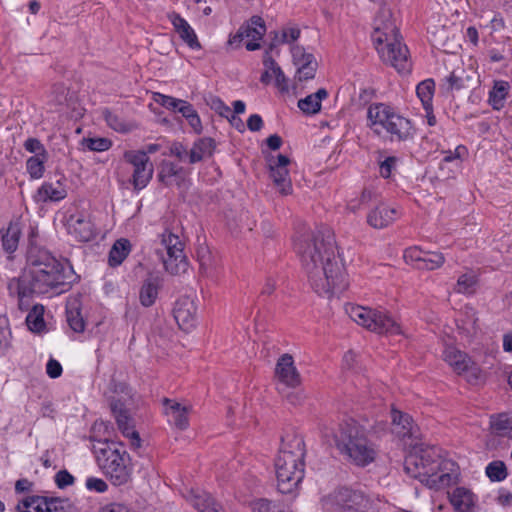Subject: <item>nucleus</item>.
<instances>
[{
	"mask_svg": "<svg viewBox=\"0 0 512 512\" xmlns=\"http://www.w3.org/2000/svg\"><path fill=\"white\" fill-rule=\"evenodd\" d=\"M311 288L328 298L344 292L349 281L345 266L336 254V242L329 228L304 233L294 243Z\"/></svg>",
	"mask_w": 512,
	"mask_h": 512,
	"instance_id": "nucleus-1",
	"label": "nucleus"
},
{
	"mask_svg": "<svg viewBox=\"0 0 512 512\" xmlns=\"http://www.w3.org/2000/svg\"><path fill=\"white\" fill-rule=\"evenodd\" d=\"M29 271L8 284L9 291L20 295V305L24 296L45 294L55 291L61 294L68 291L78 279L72 266H64L45 249L30 248L27 254Z\"/></svg>",
	"mask_w": 512,
	"mask_h": 512,
	"instance_id": "nucleus-2",
	"label": "nucleus"
},
{
	"mask_svg": "<svg viewBox=\"0 0 512 512\" xmlns=\"http://www.w3.org/2000/svg\"><path fill=\"white\" fill-rule=\"evenodd\" d=\"M91 440L94 442L92 450L97 465L111 483L115 486L128 483L131 479L132 466L124 445L107 438L103 440L91 438Z\"/></svg>",
	"mask_w": 512,
	"mask_h": 512,
	"instance_id": "nucleus-3",
	"label": "nucleus"
},
{
	"mask_svg": "<svg viewBox=\"0 0 512 512\" xmlns=\"http://www.w3.org/2000/svg\"><path fill=\"white\" fill-rule=\"evenodd\" d=\"M372 37L384 62L390 64L399 73L410 72L408 48L401 43L399 31L392 22L384 24L383 27H376Z\"/></svg>",
	"mask_w": 512,
	"mask_h": 512,
	"instance_id": "nucleus-4",
	"label": "nucleus"
},
{
	"mask_svg": "<svg viewBox=\"0 0 512 512\" xmlns=\"http://www.w3.org/2000/svg\"><path fill=\"white\" fill-rule=\"evenodd\" d=\"M346 313L357 324L376 333L400 334L401 329L398 323L383 311L371 308L348 305Z\"/></svg>",
	"mask_w": 512,
	"mask_h": 512,
	"instance_id": "nucleus-5",
	"label": "nucleus"
},
{
	"mask_svg": "<svg viewBox=\"0 0 512 512\" xmlns=\"http://www.w3.org/2000/svg\"><path fill=\"white\" fill-rule=\"evenodd\" d=\"M304 459L284 453L275 459L277 487L282 494L292 493L304 478Z\"/></svg>",
	"mask_w": 512,
	"mask_h": 512,
	"instance_id": "nucleus-6",
	"label": "nucleus"
},
{
	"mask_svg": "<svg viewBox=\"0 0 512 512\" xmlns=\"http://www.w3.org/2000/svg\"><path fill=\"white\" fill-rule=\"evenodd\" d=\"M160 245L161 247L156 249V254L165 270L171 275L185 272L188 263L183 252V243L179 237L171 232H165L161 235Z\"/></svg>",
	"mask_w": 512,
	"mask_h": 512,
	"instance_id": "nucleus-7",
	"label": "nucleus"
},
{
	"mask_svg": "<svg viewBox=\"0 0 512 512\" xmlns=\"http://www.w3.org/2000/svg\"><path fill=\"white\" fill-rule=\"evenodd\" d=\"M405 470L407 474L412 477L419 478L421 482H426L430 488L440 489L449 485L451 481V475L444 473L441 475L429 474L424 457H417L416 455H410L405 459Z\"/></svg>",
	"mask_w": 512,
	"mask_h": 512,
	"instance_id": "nucleus-8",
	"label": "nucleus"
},
{
	"mask_svg": "<svg viewBox=\"0 0 512 512\" xmlns=\"http://www.w3.org/2000/svg\"><path fill=\"white\" fill-rule=\"evenodd\" d=\"M109 405L119 430L125 437L130 438L131 448H140L141 439L139 433L134 429V419L130 416L125 401L122 398L112 397Z\"/></svg>",
	"mask_w": 512,
	"mask_h": 512,
	"instance_id": "nucleus-9",
	"label": "nucleus"
},
{
	"mask_svg": "<svg viewBox=\"0 0 512 512\" xmlns=\"http://www.w3.org/2000/svg\"><path fill=\"white\" fill-rule=\"evenodd\" d=\"M18 512H76L67 499L30 496L17 506Z\"/></svg>",
	"mask_w": 512,
	"mask_h": 512,
	"instance_id": "nucleus-10",
	"label": "nucleus"
},
{
	"mask_svg": "<svg viewBox=\"0 0 512 512\" xmlns=\"http://www.w3.org/2000/svg\"><path fill=\"white\" fill-rule=\"evenodd\" d=\"M124 159L134 167L132 183L134 189L141 190L147 186L153 176V164L143 151H126Z\"/></svg>",
	"mask_w": 512,
	"mask_h": 512,
	"instance_id": "nucleus-11",
	"label": "nucleus"
},
{
	"mask_svg": "<svg viewBox=\"0 0 512 512\" xmlns=\"http://www.w3.org/2000/svg\"><path fill=\"white\" fill-rule=\"evenodd\" d=\"M365 438H367L365 429L352 419L340 424L338 431L334 434L338 449L356 444Z\"/></svg>",
	"mask_w": 512,
	"mask_h": 512,
	"instance_id": "nucleus-12",
	"label": "nucleus"
},
{
	"mask_svg": "<svg viewBox=\"0 0 512 512\" xmlns=\"http://www.w3.org/2000/svg\"><path fill=\"white\" fill-rule=\"evenodd\" d=\"M197 307L189 297H182L175 303L173 314L180 329L189 332L196 325Z\"/></svg>",
	"mask_w": 512,
	"mask_h": 512,
	"instance_id": "nucleus-13",
	"label": "nucleus"
},
{
	"mask_svg": "<svg viewBox=\"0 0 512 512\" xmlns=\"http://www.w3.org/2000/svg\"><path fill=\"white\" fill-rule=\"evenodd\" d=\"M67 226L69 234L78 241L88 242L95 236V228L88 215H71L67 221Z\"/></svg>",
	"mask_w": 512,
	"mask_h": 512,
	"instance_id": "nucleus-14",
	"label": "nucleus"
},
{
	"mask_svg": "<svg viewBox=\"0 0 512 512\" xmlns=\"http://www.w3.org/2000/svg\"><path fill=\"white\" fill-rule=\"evenodd\" d=\"M341 453L346 454L358 466H366L374 461L376 451L367 438L360 440L356 444L339 449Z\"/></svg>",
	"mask_w": 512,
	"mask_h": 512,
	"instance_id": "nucleus-15",
	"label": "nucleus"
},
{
	"mask_svg": "<svg viewBox=\"0 0 512 512\" xmlns=\"http://www.w3.org/2000/svg\"><path fill=\"white\" fill-rule=\"evenodd\" d=\"M275 374L287 386L296 387L301 383L300 374L294 366V360L290 354H283L278 359Z\"/></svg>",
	"mask_w": 512,
	"mask_h": 512,
	"instance_id": "nucleus-16",
	"label": "nucleus"
},
{
	"mask_svg": "<svg viewBox=\"0 0 512 512\" xmlns=\"http://www.w3.org/2000/svg\"><path fill=\"white\" fill-rule=\"evenodd\" d=\"M241 28L245 31L244 36L251 38V41L246 43V49L248 51H255L261 48V44L258 42L263 38L266 33V25L262 17L254 15L248 21L241 25Z\"/></svg>",
	"mask_w": 512,
	"mask_h": 512,
	"instance_id": "nucleus-17",
	"label": "nucleus"
},
{
	"mask_svg": "<svg viewBox=\"0 0 512 512\" xmlns=\"http://www.w3.org/2000/svg\"><path fill=\"white\" fill-rule=\"evenodd\" d=\"M392 432L400 438H417L418 428L414 424L412 417L399 410L392 409Z\"/></svg>",
	"mask_w": 512,
	"mask_h": 512,
	"instance_id": "nucleus-18",
	"label": "nucleus"
},
{
	"mask_svg": "<svg viewBox=\"0 0 512 512\" xmlns=\"http://www.w3.org/2000/svg\"><path fill=\"white\" fill-rule=\"evenodd\" d=\"M169 20L171 21L175 31L179 34L180 38L191 48V49H200L201 44L198 41V38L189 25V23L182 18L178 13L172 12L168 15Z\"/></svg>",
	"mask_w": 512,
	"mask_h": 512,
	"instance_id": "nucleus-19",
	"label": "nucleus"
},
{
	"mask_svg": "<svg viewBox=\"0 0 512 512\" xmlns=\"http://www.w3.org/2000/svg\"><path fill=\"white\" fill-rule=\"evenodd\" d=\"M284 453L291 454L294 458L304 459L306 449L303 437L295 431H287L281 437V448L279 451V454Z\"/></svg>",
	"mask_w": 512,
	"mask_h": 512,
	"instance_id": "nucleus-20",
	"label": "nucleus"
},
{
	"mask_svg": "<svg viewBox=\"0 0 512 512\" xmlns=\"http://www.w3.org/2000/svg\"><path fill=\"white\" fill-rule=\"evenodd\" d=\"M392 109L385 104H374L368 109V119L370 126L378 135L381 133L380 127L386 129L390 116H394Z\"/></svg>",
	"mask_w": 512,
	"mask_h": 512,
	"instance_id": "nucleus-21",
	"label": "nucleus"
},
{
	"mask_svg": "<svg viewBox=\"0 0 512 512\" xmlns=\"http://www.w3.org/2000/svg\"><path fill=\"white\" fill-rule=\"evenodd\" d=\"M161 285L162 279L153 274H149L143 281L139 292V300L144 307H150L155 303Z\"/></svg>",
	"mask_w": 512,
	"mask_h": 512,
	"instance_id": "nucleus-22",
	"label": "nucleus"
},
{
	"mask_svg": "<svg viewBox=\"0 0 512 512\" xmlns=\"http://www.w3.org/2000/svg\"><path fill=\"white\" fill-rule=\"evenodd\" d=\"M397 210L385 205L377 206L367 216V223L376 229H382L391 224L397 217Z\"/></svg>",
	"mask_w": 512,
	"mask_h": 512,
	"instance_id": "nucleus-23",
	"label": "nucleus"
},
{
	"mask_svg": "<svg viewBox=\"0 0 512 512\" xmlns=\"http://www.w3.org/2000/svg\"><path fill=\"white\" fill-rule=\"evenodd\" d=\"M444 360L458 374L467 371L473 364L470 357L466 353L458 350L453 346H448L444 350Z\"/></svg>",
	"mask_w": 512,
	"mask_h": 512,
	"instance_id": "nucleus-24",
	"label": "nucleus"
},
{
	"mask_svg": "<svg viewBox=\"0 0 512 512\" xmlns=\"http://www.w3.org/2000/svg\"><path fill=\"white\" fill-rule=\"evenodd\" d=\"M386 130L397 140H406L413 134L411 122L396 113L394 116H390Z\"/></svg>",
	"mask_w": 512,
	"mask_h": 512,
	"instance_id": "nucleus-25",
	"label": "nucleus"
},
{
	"mask_svg": "<svg viewBox=\"0 0 512 512\" xmlns=\"http://www.w3.org/2000/svg\"><path fill=\"white\" fill-rule=\"evenodd\" d=\"M163 404L166 406V414L172 417L174 425L180 430L186 429L189 425L188 408L168 398L163 399Z\"/></svg>",
	"mask_w": 512,
	"mask_h": 512,
	"instance_id": "nucleus-26",
	"label": "nucleus"
},
{
	"mask_svg": "<svg viewBox=\"0 0 512 512\" xmlns=\"http://www.w3.org/2000/svg\"><path fill=\"white\" fill-rule=\"evenodd\" d=\"M216 147L215 140L210 137L198 139L189 152V162L191 164L200 162L204 157H210Z\"/></svg>",
	"mask_w": 512,
	"mask_h": 512,
	"instance_id": "nucleus-27",
	"label": "nucleus"
},
{
	"mask_svg": "<svg viewBox=\"0 0 512 512\" xmlns=\"http://www.w3.org/2000/svg\"><path fill=\"white\" fill-rule=\"evenodd\" d=\"M67 322L70 328L77 333L83 332L85 322L80 312V301L77 297L70 298L66 305Z\"/></svg>",
	"mask_w": 512,
	"mask_h": 512,
	"instance_id": "nucleus-28",
	"label": "nucleus"
},
{
	"mask_svg": "<svg viewBox=\"0 0 512 512\" xmlns=\"http://www.w3.org/2000/svg\"><path fill=\"white\" fill-rule=\"evenodd\" d=\"M328 97V92L320 88L317 92L306 96L298 101V107L305 114H316L321 109V101Z\"/></svg>",
	"mask_w": 512,
	"mask_h": 512,
	"instance_id": "nucleus-29",
	"label": "nucleus"
},
{
	"mask_svg": "<svg viewBox=\"0 0 512 512\" xmlns=\"http://www.w3.org/2000/svg\"><path fill=\"white\" fill-rule=\"evenodd\" d=\"M450 502L456 511L470 512L474 504L473 494L463 487H458L450 495Z\"/></svg>",
	"mask_w": 512,
	"mask_h": 512,
	"instance_id": "nucleus-30",
	"label": "nucleus"
},
{
	"mask_svg": "<svg viewBox=\"0 0 512 512\" xmlns=\"http://www.w3.org/2000/svg\"><path fill=\"white\" fill-rule=\"evenodd\" d=\"M131 251V243L128 239L121 238L115 241L109 252L108 263L111 267L120 265Z\"/></svg>",
	"mask_w": 512,
	"mask_h": 512,
	"instance_id": "nucleus-31",
	"label": "nucleus"
},
{
	"mask_svg": "<svg viewBox=\"0 0 512 512\" xmlns=\"http://www.w3.org/2000/svg\"><path fill=\"white\" fill-rule=\"evenodd\" d=\"M270 176L273 179L274 185L282 195H289L292 192V184L289 178L288 168L282 167H269Z\"/></svg>",
	"mask_w": 512,
	"mask_h": 512,
	"instance_id": "nucleus-32",
	"label": "nucleus"
},
{
	"mask_svg": "<svg viewBox=\"0 0 512 512\" xmlns=\"http://www.w3.org/2000/svg\"><path fill=\"white\" fill-rule=\"evenodd\" d=\"M192 505L198 512H224L223 507L206 492L194 495Z\"/></svg>",
	"mask_w": 512,
	"mask_h": 512,
	"instance_id": "nucleus-33",
	"label": "nucleus"
},
{
	"mask_svg": "<svg viewBox=\"0 0 512 512\" xmlns=\"http://www.w3.org/2000/svg\"><path fill=\"white\" fill-rule=\"evenodd\" d=\"M1 233H2L1 240H2L3 249L7 253H13L18 247L19 238H20V234H21L19 224L16 222H10L6 231L3 232L1 230Z\"/></svg>",
	"mask_w": 512,
	"mask_h": 512,
	"instance_id": "nucleus-34",
	"label": "nucleus"
},
{
	"mask_svg": "<svg viewBox=\"0 0 512 512\" xmlns=\"http://www.w3.org/2000/svg\"><path fill=\"white\" fill-rule=\"evenodd\" d=\"M509 84L506 81H495L493 88L489 92V104L494 110H500L504 107V101L508 94Z\"/></svg>",
	"mask_w": 512,
	"mask_h": 512,
	"instance_id": "nucleus-35",
	"label": "nucleus"
},
{
	"mask_svg": "<svg viewBox=\"0 0 512 512\" xmlns=\"http://www.w3.org/2000/svg\"><path fill=\"white\" fill-rule=\"evenodd\" d=\"M39 200L42 201H59L66 197V190L62 187V185L58 182L57 186H54L52 183H44L38 189Z\"/></svg>",
	"mask_w": 512,
	"mask_h": 512,
	"instance_id": "nucleus-36",
	"label": "nucleus"
},
{
	"mask_svg": "<svg viewBox=\"0 0 512 512\" xmlns=\"http://www.w3.org/2000/svg\"><path fill=\"white\" fill-rule=\"evenodd\" d=\"M182 172L183 168L175 165L169 161H163L160 166V171L158 174V179L160 182L165 184L166 186H170L172 184L171 178L175 177L179 180H182Z\"/></svg>",
	"mask_w": 512,
	"mask_h": 512,
	"instance_id": "nucleus-37",
	"label": "nucleus"
},
{
	"mask_svg": "<svg viewBox=\"0 0 512 512\" xmlns=\"http://www.w3.org/2000/svg\"><path fill=\"white\" fill-rule=\"evenodd\" d=\"M44 307L42 305H35L26 317V324L32 332H42L45 328L43 319Z\"/></svg>",
	"mask_w": 512,
	"mask_h": 512,
	"instance_id": "nucleus-38",
	"label": "nucleus"
},
{
	"mask_svg": "<svg viewBox=\"0 0 512 512\" xmlns=\"http://www.w3.org/2000/svg\"><path fill=\"white\" fill-rule=\"evenodd\" d=\"M197 260L202 275L208 276L214 267V257L206 245H200L197 249Z\"/></svg>",
	"mask_w": 512,
	"mask_h": 512,
	"instance_id": "nucleus-39",
	"label": "nucleus"
},
{
	"mask_svg": "<svg viewBox=\"0 0 512 512\" xmlns=\"http://www.w3.org/2000/svg\"><path fill=\"white\" fill-rule=\"evenodd\" d=\"M485 473L492 482H501L508 476L506 464L501 460L490 462L486 466Z\"/></svg>",
	"mask_w": 512,
	"mask_h": 512,
	"instance_id": "nucleus-40",
	"label": "nucleus"
},
{
	"mask_svg": "<svg viewBox=\"0 0 512 512\" xmlns=\"http://www.w3.org/2000/svg\"><path fill=\"white\" fill-rule=\"evenodd\" d=\"M253 512H286L285 506L276 501L260 498L250 503Z\"/></svg>",
	"mask_w": 512,
	"mask_h": 512,
	"instance_id": "nucleus-41",
	"label": "nucleus"
},
{
	"mask_svg": "<svg viewBox=\"0 0 512 512\" xmlns=\"http://www.w3.org/2000/svg\"><path fill=\"white\" fill-rule=\"evenodd\" d=\"M435 87V83L432 79H427L420 84H418L416 88V93L420 98L425 110L431 108V101L433 96V90Z\"/></svg>",
	"mask_w": 512,
	"mask_h": 512,
	"instance_id": "nucleus-42",
	"label": "nucleus"
},
{
	"mask_svg": "<svg viewBox=\"0 0 512 512\" xmlns=\"http://www.w3.org/2000/svg\"><path fill=\"white\" fill-rule=\"evenodd\" d=\"M291 53L293 57L294 64L300 68L302 66H308L312 64H317V61L313 54L307 53L304 47L295 45L291 48Z\"/></svg>",
	"mask_w": 512,
	"mask_h": 512,
	"instance_id": "nucleus-43",
	"label": "nucleus"
},
{
	"mask_svg": "<svg viewBox=\"0 0 512 512\" xmlns=\"http://www.w3.org/2000/svg\"><path fill=\"white\" fill-rule=\"evenodd\" d=\"M355 495L348 488H341L331 495L328 500L335 503L340 508L351 509L354 504L353 497Z\"/></svg>",
	"mask_w": 512,
	"mask_h": 512,
	"instance_id": "nucleus-44",
	"label": "nucleus"
},
{
	"mask_svg": "<svg viewBox=\"0 0 512 512\" xmlns=\"http://www.w3.org/2000/svg\"><path fill=\"white\" fill-rule=\"evenodd\" d=\"M444 256L439 252H425L420 262V270H434L444 263Z\"/></svg>",
	"mask_w": 512,
	"mask_h": 512,
	"instance_id": "nucleus-45",
	"label": "nucleus"
},
{
	"mask_svg": "<svg viewBox=\"0 0 512 512\" xmlns=\"http://www.w3.org/2000/svg\"><path fill=\"white\" fill-rule=\"evenodd\" d=\"M476 284L477 279L474 274H463L457 280L455 291L458 293L471 294L475 292Z\"/></svg>",
	"mask_w": 512,
	"mask_h": 512,
	"instance_id": "nucleus-46",
	"label": "nucleus"
},
{
	"mask_svg": "<svg viewBox=\"0 0 512 512\" xmlns=\"http://www.w3.org/2000/svg\"><path fill=\"white\" fill-rule=\"evenodd\" d=\"M103 116L108 126L118 132H128L130 126L124 122L117 114H114L108 109L103 110Z\"/></svg>",
	"mask_w": 512,
	"mask_h": 512,
	"instance_id": "nucleus-47",
	"label": "nucleus"
},
{
	"mask_svg": "<svg viewBox=\"0 0 512 512\" xmlns=\"http://www.w3.org/2000/svg\"><path fill=\"white\" fill-rule=\"evenodd\" d=\"M41 156H32L26 162V168L31 178L39 179L44 173V161L46 158H40Z\"/></svg>",
	"mask_w": 512,
	"mask_h": 512,
	"instance_id": "nucleus-48",
	"label": "nucleus"
},
{
	"mask_svg": "<svg viewBox=\"0 0 512 512\" xmlns=\"http://www.w3.org/2000/svg\"><path fill=\"white\" fill-rule=\"evenodd\" d=\"M83 144L91 151L102 152L108 150L112 142L107 138H84Z\"/></svg>",
	"mask_w": 512,
	"mask_h": 512,
	"instance_id": "nucleus-49",
	"label": "nucleus"
},
{
	"mask_svg": "<svg viewBox=\"0 0 512 512\" xmlns=\"http://www.w3.org/2000/svg\"><path fill=\"white\" fill-rule=\"evenodd\" d=\"M153 99L156 103L174 112H177L178 107L182 101L181 99H177L172 96L164 95L158 92L154 93Z\"/></svg>",
	"mask_w": 512,
	"mask_h": 512,
	"instance_id": "nucleus-50",
	"label": "nucleus"
},
{
	"mask_svg": "<svg viewBox=\"0 0 512 512\" xmlns=\"http://www.w3.org/2000/svg\"><path fill=\"white\" fill-rule=\"evenodd\" d=\"M425 252L418 248H409L404 252V259L406 263L412 265L416 269L420 270V262H422V257Z\"/></svg>",
	"mask_w": 512,
	"mask_h": 512,
	"instance_id": "nucleus-51",
	"label": "nucleus"
},
{
	"mask_svg": "<svg viewBox=\"0 0 512 512\" xmlns=\"http://www.w3.org/2000/svg\"><path fill=\"white\" fill-rule=\"evenodd\" d=\"M491 427L496 431H504L512 428V421L506 414H498L491 416Z\"/></svg>",
	"mask_w": 512,
	"mask_h": 512,
	"instance_id": "nucleus-52",
	"label": "nucleus"
},
{
	"mask_svg": "<svg viewBox=\"0 0 512 512\" xmlns=\"http://www.w3.org/2000/svg\"><path fill=\"white\" fill-rule=\"evenodd\" d=\"M24 147L30 153H35L36 154L35 156H41L43 158H47V152H46L44 146L36 138H28L24 143Z\"/></svg>",
	"mask_w": 512,
	"mask_h": 512,
	"instance_id": "nucleus-53",
	"label": "nucleus"
},
{
	"mask_svg": "<svg viewBox=\"0 0 512 512\" xmlns=\"http://www.w3.org/2000/svg\"><path fill=\"white\" fill-rule=\"evenodd\" d=\"M398 159L395 156H389L384 160H379L380 175L383 178H389L392 170L395 168Z\"/></svg>",
	"mask_w": 512,
	"mask_h": 512,
	"instance_id": "nucleus-54",
	"label": "nucleus"
},
{
	"mask_svg": "<svg viewBox=\"0 0 512 512\" xmlns=\"http://www.w3.org/2000/svg\"><path fill=\"white\" fill-rule=\"evenodd\" d=\"M318 63L312 64L308 66H302L297 68V78L299 81H307L313 79L315 77L317 71Z\"/></svg>",
	"mask_w": 512,
	"mask_h": 512,
	"instance_id": "nucleus-55",
	"label": "nucleus"
},
{
	"mask_svg": "<svg viewBox=\"0 0 512 512\" xmlns=\"http://www.w3.org/2000/svg\"><path fill=\"white\" fill-rule=\"evenodd\" d=\"M55 483L63 489L74 483V477L67 470H60L55 475Z\"/></svg>",
	"mask_w": 512,
	"mask_h": 512,
	"instance_id": "nucleus-56",
	"label": "nucleus"
},
{
	"mask_svg": "<svg viewBox=\"0 0 512 512\" xmlns=\"http://www.w3.org/2000/svg\"><path fill=\"white\" fill-rule=\"evenodd\" d=\"M447 91L452 92L453 90H460L465 87V80L462 77L457 76L452 72L447 78Z\"/></svg>",
	"mask_w": 512,
	"mask_h": 512,
	"instance_id": "nucleus-57",
	"label": "nucleus"
},
{
	"mask_svg": "<svg viewBox=\"0 0 512 512\" xmlns=\"http://www.w3.org/2000/svg\"><path fill=\"white\" fill-rule=\"evenodd\" d=\"M86 487L88 490H94L103 493L108 489L107 483L100 478L90 477L86 480Z\"/></svg>",
	"mask_w": 512,
	"mask_h": 512,
	"instance_id": "nucleus-58",
	"label": "nucleus"
},
{
	"mask_svg": "<svg viewBox=\"0 0 512 512\" xmlns=\"http://www.w3.org/2000/svg\"><path fill=\"white\" fill-rule=\"evenodd\" d=\"M46 372L50 378H58L62 374V366L57 360L51 358L46 365Z\"/></svg>",
	"mask_w": 512,
	"mask_h": 512,
	"instance_id": "nucleus-59",
	"label": "nucleus"
},
{
	"mask_svg": "<svg viewBox=\"0 0 512 512\" xmlns=\"http://www.w3.org/2000/svg\"><path fill=\"white\" fill-rule=\"evenodd\" d=\"M273 35V38L268 45L267 50L272 51L274 48H276L279 44L288 43L289 40L287 39V31H282L281 35L277 31L270 32V36Z\"/></svg>",
	"mask_w": 512,
	"mask_h": 512,
	"instance_id": "nucleus-60",
	"label": "nucleus"
},
{
	"mask_svg": "<svg viewBox=\"0 0 512 512\" xmlns=\"http://www.w3.org/2000/svg\"><path fill=\"white\" fill-rule=\"evenodd\" d=\"M210 106L214 109L219 115L227 116V113H230V108L218 97H212Z\"/></svg>",
	"mask_w": 512,
	"mask_h": 512,
	"instance_id": "nucleus-61",
	"label": "nucleus"
},
{
	"mask_svg": "<svg viewBox=\"0 0 512 512\" xmlns=\"http://www.w3.org/2000/svg\"><path fill=\"white\" fill-rule=\"evenodd\" d=\"M247 127L252 132H258L263 127V120L260 115L252 114L247 120Z\"/></svg>",
	"mask_w": 512,
	"mask_h": 512,
	"instance_id": "nucleus-62",
	"label": "nucleus"
},
{
	"mask_svg": "<svg viewBox=\"0 0 512 512\" xmlns=\"http://www.w3.org/2000/svg\"><path fill=\"white\" fill-rule=\"evenodd\" d=\"M170 154L177 157L179 160H183L186 156H189L186 148L179 142H175L170 147Z\"/></svg>",
	"mask_w": 512,
	"mask_h": 512,
	"instance_id": "nucleus-63",
	"label": "nucleus"
},
{
	"mask_svg": "<svg viewBox=\"0 0 512 512\" xmlns=\"http://www.w3.org/2000/svg\"><path fill=\"white\" fill-rule=\"evenodd\" d=\"M53 93L55 94L54 101L58 105L64 104L66 101V88L62 84H55L53 86Z\"/></svg>",
	"mask_w": 512,
	"mask_h": 512,
	"instance_id": "nucleus-64",
	"label": "nucleus"
}]
</instances>
